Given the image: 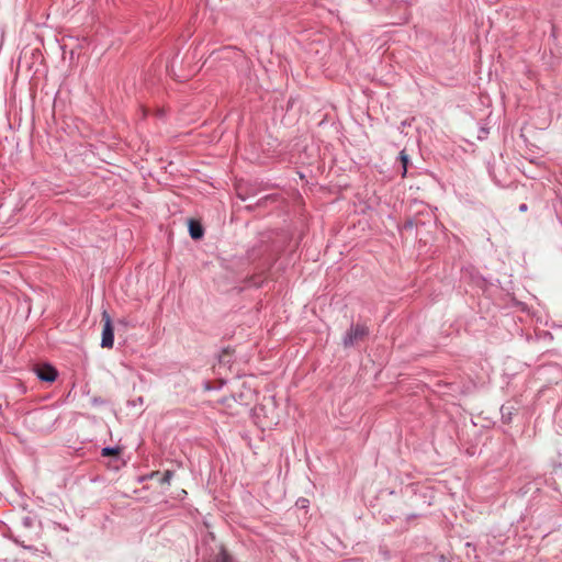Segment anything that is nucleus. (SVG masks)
Instances as JSON below:
<instances>
[{
    "label": "nucleus",
    "mask_w": 562,
    "mask_h": 562,
    "mask_svg": "<svg viewBox=\"0 0 562 562\" xmlns=\"http://www.w3.org/2000/svg\"><path fill=\"white\" fill-rule=\"evenodd\" d=\"M101 322L103 324L101 346L103 348H112L114 344V328L112 318L106 311L102 312Z\"/></svg>",
    "instance_id": "1"
},
{
    "label": "nucleus",
    "mask_w": 562,
    "mask_h": 562,
    "mask_svg": "<svg viewBox=\"0 0 562 562\" xmlns=\"http://www.w3.org/2000/svg\"><path fill=\"white\" fill-rule=\"evenodd\" d=\"M234 350L229 347L224 348L218 356V361L222 364H228L231 362V357L233 356Z\"/></svg>",
    "instance_id": "6"
},
{
    "label": "nucleus",
    "mask_w": 562,
    "mask_h": 562,
    "mask_svg": "<svg viewBox=\"0 0 562 562\" xmlns=\"http://www.w3.org/2000/svg\"><path fill=\"white\" fill-rule=\"evenodd\" d=\"M369 334L368 328L364 325H353L351 328L347 331L345 338H344V346L350 347L359 341L363 340Z\"/></svg>",
    "instance_id": "2"
},
{
    "label": "nucleus",
    "mask_w": 562,
    "mask_h": 562,
    "mask_svg": "<svg viewBox=\"0 0 562 562\" xmlns=\"http://www.w3.org/2000/svg\"><path fill=\"white\" fill-rule=\"evenodd\" d=\"M173 472L170 470L165 471L162 474L158 471L150 474V477L156 479L160 484H170Z\"/></svg>",
    "instance_id": "4"
},
{
    "label": "nucleus",
    "mask_w": 562,
    "mask_h": 562,
    "mask_svg": "<svg viewBox=\"0 0 562 562\" xmlns=\"http://www.w3.org/2000/svg\"><path fill=\"white\" fill-rule=\"evenodd\" d=\"M37 376L45 382H54L57 378V371L49 364L37 366L35 368Z\"/></svg>",
    "instance_id": "3"
},
{
    "label": "nucleus",
    "mask_w": 562,
    "mask_h": 562,
    "mask_svg": "<svg viewBox=\"0 0 562 562\" xmlns=\"http://www.w3.org/2000/svg\"><path fill=\"white\" fill-rule=\"evenodd\" d=\"M526 209H527V206H526L525 204H522V205L520 206V210H521V211H526Z\"/></svg>",
    "instance_id": "10"
},
{
    "label": "nucleus",
    "mask_w": 562,
    "mask_h": 562,
    "mask_svg": "<svg viewBox=\"0 0 562 562\" xmlns=\"http://www.w3.org/2000/svg\"><path fill=\"white\" fill-rule=\"evenodd\" d=\"M401 162L403 165V173L402 176L405 177L407 171V165H408V156L406 155L405 150H402L400 154Z\"/></svg>",
    "instance_id": "8"
},
{
    "label": "nucleus",
    "mask_w": 562,
    "mask_h": 562,
    "mask_svg": "<svg viewBox=\"0 0 562 562\" xmlns=\"http://www.w3.org/2000/svg\"><path fill=\"white\" fill-rule=\"evenodd\" d=\"M122 453V448L120 447H115V448H103L101 450V456L102 457H114V458H119Z\"/></svg>",
    "instance_id": "7"
},
{
    "label": "nucleus",
    "mask_w": 562,
    "mask_h": 562,
    "mask_svg": "<svg viewBox=\"0 0 562 562\" xmlns=\"http://www.w3.org/2000/svg\"><path fill=\"white\" fill-rule=\"evenodd\" d=\"M189 232L193 239H200L203 236V228L201 224L192 220L189 223Z\"/></svg>",
    "instance_id": "5"
},
{
    "label": "nucleus",
    "mask_w": 562,
    "mask_h": 562,
    "mask_svg": "<svg viewBox=\"0 0 562 562\" xmlns=\"http://www.w3.org/2000/svg\"><path fill=\"white\" fill-rule=\"evenodd\" d=\"M221 562H233V561L228 555L224 554Z\"/></svg>",
    "instance_id": "9"
}]
</instances>
